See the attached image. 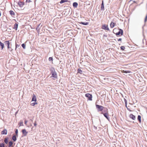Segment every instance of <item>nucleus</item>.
Wrapping results in <instances>:
<instances>
[{
    "label": "nucleus",
    "mask_w": 147,
    "mask_h": 147,
    "mask_svg": "<svg viewBox=\"0 0 147 147\" xmlns=\"http://www.w3.org/2000/svg\"><path fill=\"white\" fill-rule=\"evenodd\" d=\"M96 107L98 111H102L104 108V107L98 105H96Z\"/></svg>",
    "instance_id": "f257e3e1"
},
{
    "label": "nucleus",
    "mask_w": 147,
    "mask_h": 147,
    "mask_svg": "<svg viewBox=\"0 0 147 147\" xmlns=\"http://www.w3.org/2000/svg\"><path fill=\"white\" fill-rule=\"evenodd\" d=\"M85 96L88 98V100H92V96L89 93H87L85 94Z\"/></svg>",
    "instance_id": "f03ea898"
},
{
    "label": "nucleus",
    "mask_w": 147,
    "mask_h": 147,
    "mask_svg": "<svg viewBox=\"0 0 147 147\" xmlns=\"http://www.w3.org/2000/svg\"><path fill=\"white\" fill-rule=\"evenodd\" d=\"M104 116L109 120V114L108 109H107L106 113H102Z\"/></svg>",
    "instance_id": "7ed1b4c3"
},
{
    "label": "nucleus",
    "mask_w": 147,
    "mask_h": 147,
    "mask_svg": "<svg viewBox=\"0 0 147 147\" xmlns=\"http://www.w3.org/2000/svg\"><path fill=\"white\" fill-rule=\"evenodd\" d=\"M123 30L121 29H119V32H117L115 34L117 36L119 35L120 34H121V35H122L123 34Z\"/></svg>",
    "instance_id": "20e7f679"
},
{
    "label": "nucleus",
    "mask_w": 147,
    "mask_h": 147,
    "mask_svg": "<svg viewBox=\"0 0 147 147\" xmlns=\"http://www.w3.org/2000/svg\"><path fill=\"white\" fill-rule=\"evenodd\" d=\"M102 28L106 30L109 31V29L107 25H106L105 24L103 25L102 26Z\"/></svg>",
    "instance_id": "39448f33"
},
{
    "label": "nucleus",
    "mask_w": 147,
    "mask_h": 147,
    "mask_svg": "<svg viewBox=\"0 0 147 147\" xmlns=\"http://www.w3.org/2000/svg\"><path fill=\"white\" fill-rule=\"evenodd\" d=\"M51 77H53L54 78H57V75L56 72H53L52 74V76H51Z\"/></svg>",
    "instance_id": "423d86ee"
},
{
    "label": "nucleus",
    "mask_w": 147,
    "mask_h": 147,
    "mask_svg": "<svg viewBox=\"0 0 147 147\" xmlns=\"http://www.w3.org/2000/svg\"><path fill=\"white\" fill-rule=\"evenodd\" d=\"M7 133V130L6 129H4V130L2 131L1 132V134L2 135H6Z\"/></svg>",
    "instance_id": "0eeeda50"
},
{
    "label": "nucleus",
    "mask_w": 147,
    "mask_h": 147,
    "mask_svg": "<svg viewBox=\"0 0 147 147\" xmlns=\"http://www.w3.org/2000/svg\"><path fill=\"white\" fill-rule=\"evenodd\" d=\"M22 133L24 136H26L27 135L28 133V132L26 131V130L25 129H23L22 131Z\"/></svg>",
    "instance_id": "6e6552de"
},
{
    "label": "nucleus",
    "mask_w": 147,
    "mask_h": 147,
    "mask_svg": "<svg viewBox=\"0 0 147 147\" xmlns=\"http://www.w3.org/2000/svg\"><path fill=\"white\" fill-rule=\"evenodd\" d=\"M116 23L112 21L110 24V27L111 28H113L115 26Z\"/></svg>",
    "instance_id": "1a4fd4ad"
},
{
    "label": "nucleus",
    "mask_w": 147,
    "mask_h": 147,
    "mask_svg": "<svg viewBox=\"0 0 147 147\" xmlns=\"http://www.w3.org/2000/svg\"><path fill=\"white\" fill-rule=\"evenodd\" d=\"M5 43V45H7V48L8 49H9V41H7L4 42Z\"/></svg>",
    "instance_id": "9d476101"
},
{
    "label": "nucleus",
    "mask_w": 147,
    "mask_h": 147,
    "mask_svg": "<svg viewBox=\"0 0 147 147\" xmlns=\"http://www.w3.org/2000/svg\"><path fill=\"white\" fill-rule=\"evenodd\" d=\"M32 101H35V102L36 101V96L34 95H33V97L32 98Z\"/></svg>",
    "instance_id": "9b49d317"
},
{
    "label": "nucleus",
    "mask_w": 147,
    "mask_h": 147,
    "mask_svg": "<svg viewBox=\"0 0 147 147\" xmlns=\"http://www.w3.org/2000/svg\"><path fill=\"white\" fill-rule=\"evenodd\" d=\"M129 117L130 118L134 120L136 119V117L134 115L132 114H131L129 115Z\"/></svg>",
    "instance_id": "f8f14e48"
},
{
    "label": "nucleus",
    "mask_w": 147,
    "mask_h": 147,
    "mask_svg": "<svg viewBox=\"0 0 147 147\" xmlns=\"http://www.w3.org/2000/svg\"><path fill=\"white\" fill-rule=\"evenodd\" d=\"M9 13L12 16H13L15 15V13L12 10H10L9 11Z\"/></svg>",
    "instance_id": "ddd939ff"
},
{
    "label": "nucleus",
    "mask_w": 147,
    "mask_h": 147,
    "mask_svg": "<svg viewBox=\"0 0 147 147\" xmlns=\"http://www.w3.org/2000/svg\"><path fill=\"white\" fill-rule=\"evenodd\" d=\"M101 9L102 10H104V9L103 1H102V3L101 4Z\"/></svg>",
    "instance_id": "4468645a"
},
{
    "label": "nucleus",
    "mask_w": 147,
    "mask_h": 147,
    "mask_svg": "<svg viewBox=\"0 0 147 147\" xmlns=\"http://www.w3.org/2000/svg\"><path fill=\"white\" fill-rule=\"evenodd\" d=\"M0 46L1 47V50H2L4 47V44L0 42Z\"/></svg>",
    "instance_id": "2eb2a0df"
},
{
    "label": "nucleus",
    "mask_w": 147,
    "mask_h": 147,
    "mask_svg": "<svg viewBox=\"0 0 147 147\" xmlns=\"http://www.w3.org/2000/svg\"><path fill=\"white\" fill-rule=\"evenodd\" d=\"M73 5L74 7H77L78 5V3L77 2H74L73 3Z\"/></svg>",
    "instance_id": "dca6fc26"
},
{
    "label": "nucleus",
    "mask_w": 147,
    "mask_h": 147,
    "mask_svg": "<svg viewBox=\"0 0 147 147\" xmlns=\"http://www.w3.org/2000/svg\"><path fill=\"white\" fill-rule=\"evenodd\" d=\"M18 24L15 23L14 25V27L13 28H14V29H16V30L18 28Z\"/></svg>",
    "instance_id": "f3484780"
},
{
    "label": "nucleus",
    "mask_w": 147,
    "mask_h": 147,
    "mask_svg": "<svg viewBox=\"0 0 147 147\" xmlns=\"http://www.w3.org/2000/svg\"><path fill=\"white\" fill-rule=\"evenodd\" d=\"M40 24L38 26H37L36 28V30L38 32H39L40 30V28L39 27V26H40Z\"/></svg>",
    "instance_id": "a211bd4d"
},
{
    "label": "nucleus",
    "mask_w": 147,
    "mask_h": 147,
    "mask_svg": "<svg viewBox=\"0 0 147 147\" xmlns=\"http://www.w3.org/2000/svg\"><path fill=\"white\" fill-rule=\"evenodd\" d=\"M18 4L20 7H22L24 5L23 3L21 2H19L18 3Z\"/></svg>",
    "instance_id": "6ab92c4d"
},
{
    "label": "nucleus",
    "mask_w": 147,
    "mask_h": 147,
    "mask_svg": "<svg viewBox=\"0 0 147 147\" xmlns=\"http://www.w3.org/2000/svg\"><path fill=\"white\" fill-rule=\"evenodd\" d=\"M141 117L140 115H138V119L139 121V122L140 123H141Z\"/></svg>",
    "instance_id": "aec40b11"
},
{
    "label": "nucleus",
    "mask_w": 147,
    "mask_h": 147,
    "mask_svg": "<svg viewBox=\"0 0 147 147\" xmlns=\"http://www.w3.org/2000/svg\"><path fill=\"white\" fill-rule=\"evenodd\" d=\"M80 24H82L84 25H87L88 24V22H81L80 23Z\"/></svg>",
    "instance_id": "412c9836"
},
{
    "label": "nucleus",
    "mask_w": 147,
    "mask_h": 147,
    "mask_svg": "<svg viewBox=\"0 0 147 147\" xmlns=\"http://www.w3.org/2000/svg\"><path fill=\"white\" fill-rule=\"evenodd\" d=\"M67 0H61L60 3H62L64 2H67Z\"/></svg>",
    "instance_id": "4be33fe9"
},
{
    "label": "nucleus",
    "mask_w": 147,
    "mask_h": 147,
    "mask_svg": "<svg viewBox=\"0 0 147 147\" xmlns=\"http://www.w3.org/2000/svg\"><path fill=\"white\" fill-rule=\"evenodd\" d=\"M12 139L14 141H15L16 140V136H13L12 137Z\"/></svg>",
    "instance_id": "5701e85b"
},
{
    "label": "nucleus",
    "mask_w": 147,
    "mask_h": 147,
    "mask_svg": "<svg viewBox=\"0 0 147 147\" xmlns=\"http://www.w3.org/2000/svg\"><path fill=\"white\" fill-rule=\"evenodd\" d=\"M13 143L12 142H11V141L9 142V146H8L9 147H10L13 145Z\"/></svg>",
    "instance_id": "b1692460"
},
{
    "label": "nucleus",
    "mask_w": 147,
    "mask_h": 147,
    "mask_svg": "<svg viewBox=\"0 0 147 147\" xmlns=\"http://www.w3.org/2000/svg\"><path fill=\"white\" fill-rule=\"evenodd\" d=\"M8 138H5L4 140V142H5L7 144L8 143Z\"/></svg>",
    "instance_id": "393cba45"
},
{
    "label": "nucleus",
    "mask_w": 147,
    "mask_h": 147,
    "mask_svg": "<svg viewBox=\"0 0 147 147\" xmlns=\"http://www.w3.org/2000/svg\"><path fill=\"white\" fill-rule=\"evenodd\" d=\"M82 71L81 70V69H78V73H80V74H82Z\"/></svg>",
    "instance_id": "a878e982"
},
{
    "label": "nucleus",
    "mask_w": 147,
    "mask_h": 147,
    "mask_svg": "<svg viewBox=\"0 0 147 147\" xmlns=\"http://www.w3.org/2000/svg\"><path fill=\"white\" fill-rule=\"evenodd\" d=\"M20 45H17L16 44V48L15 50H16V49L20 47Z\"/></svg>",
    "instance_id": "bb28decb"
},
{
    "label": "nucleus",
    "mask_w": 147,
    "mask_h": 147,
    "mask_svg": "<svg viewBox=\"0 0 147 147\" xmlns=\"http://www.w3.org/2000/svg\"><path fill=\"white\" fill-rule=\"evenodd\" d=\"M22 46L24 49H25L26 48V46L24 44H22Z\"/></svg>",
    "instance_id": "cd10ccee"
},
{
    "label": "nucleus",
    "mask_w": 147,
    "mask_h": 147,
    "mask_svg": "<svg viewBox=\"0 0 147 147\" xmlns=\"http://www.w3.org/2000/svg\"><path fill=\"white\" fill-rule=\"evenodd\" d=\"M125 49V47L124 46H122L121 47V49L122 50H124Z\"/></svg>",
    "instance_id": "c85d7f7f"
},
{
    "label": "nucleus",
    "mask_w": 147,
    "mask_h": 147,
    "mask_svg": "<svg viewBox=\"0 0 147 147\" xmlns=\"http://www.w3.org/2000/svg\"><path fill=\"white\" fill-rule=\"evenodd\" d=\"M19 124H20V126H22L23 125V122L22 121H20V123H19Z\"/></svg>",
    "instance_id": "c756f323"
},
{
    "label": "nucleus",
    "mask_w": 147,
    "mask_h": 147,
    "mask_svg": "<svg viewBox=\"0 0 147 147\" xmlns=\"http://www.w3.org/2000/svg\"><path fill=\"white\" fill-rule=\"evenodd\" d=\"M4 144L3 143H1L0 144V147H4Z\"/></svg>",
    "instance_id": "7c9ffc66"
},
{
    "label": "nucleus",
    "mask_w": 147,
    "mask_h": 147,
    "mask_svg": "<svg viewBox=\"0 0 147 147\" xmlns=\"http://www.w3.org/2000/svg\"><path fill=\"white\" fill-rule=\"evenodd\" d=\"M37 103L36 102H34L32 104H31V105L32 106H34L35 105L37 104Z\"/></svg>",
    "instance_id": "2f4dec72"
},
{
    "label": "nucleus",
    "mask_w": 147,
    "mask_h": 147,
    "mask_svg": "<svg viewBox=\"0 0 147 147\" xmlns=\"http://www.w3.org/2000/svg\"><path fill=\"white\" fill-rule=\"evenodd\" d=\"M53 59L52 57H50L49 59V61H52Z\"/></svg>",
    "instance_id": "473e14b6"
},
{
    "label": "nucleus",
    "mask_w": 147,
    "mask_h": 147,
    "mask_svg": "<svg viewBox=\"0 0 147 147\" xmlns=\"http://www.w3.org/2000/svg\"><path fill=\"white\" fill-rule=\"evenodd\" d=\"M15 133L16 134L17 136L18 134V130L17 129H16L15 131Z\"/></svg>",
    "instance_id": "72a5a7b5"
},
{
    "label": "nucleus",
    "mask_w": 147,
    "mask_h": 147,
    "mask_svg": "<svg viewBox=\"0 0 147 147\" xmlns=\"http://www.w3.org/2000/svg\"><path fill=\"white\" fill-rule=\"evenodd\" d=\"M125 73H131V71H125Z\"/></svg>",
    "instance_id": "f704fd0d"
},
{
    "label": "nucleus",
    "mask_w": 147,
    "mask_h": 147,
    "mask_svg": "<svg viewBox=\"0 0 147 147\" xmlns=\"http://www.w3.org/2000/svg\"><path fill=\"white\" fill-rule=\"evenodd\" d=\"M121 71L122 73H125V71H124V70H121Z\"/></svg>",
    "instance_id": "c9c22d12"
},
{
    "label": "nucleus",
    "mask_w": 147,
    "mask_h": 147,
    "mask_svg": "<svg viewBox=\"0 0 147 147\" xmlns=\"http://www.w3.org/2000/svg\"><path fill=\"white\" fill-rule=\"evenodd\" d=\"M30 0H26V2H27L29 3V2H30Z\"/></svg>",
    "instance_id": "e433bc0d"
},
{
    "label": "nucleus",
    "mask_w": 147,
    "mask_h": 147,
    "mask_svg": "<svg viewBox=\"0 0 147 147\" xmlns=\"http://www.w3.org/2000/svg\"><path fill=\"white\" fill-rule=\"evenodd\" d=\"M121 40H122L121 38H120L118 39V41H121Z\"/></svg>",
    "instance_id": "4c0bfd02"
},
{
    "label": "nucleus",
    "mask_w": 147,
    "mask_h": 147,
    "mask_svg": "<svg viewBox=\"0 0 147 147\" xmlns=\"http://www.w3.org/2000/svg\"><path fill=\"white\" fill-rule=\"evenodd\" d=\"M37 125V124L36 123V122L34 124V126H36Z\"/></svg>",
    "instance_id": "58836bf2"
},
{
    "label": "nucleus",
    "mask_w": 147,
    "mask_h": 147,
    "mask_svg": "<svg viewBox=\"0 0 147 147\" xmlns=\"http://www.w3.org/2000/svg\"><path fill=\"white\" fill-rule=\"evenodd\" d=\"M27 123V121H25V124H26V123Z\"/></svg>",
    "instance_id": "ea45409f"
},
{
    "label": "nucleus",
    "mask_w": 147,
    "mask_h": 147,
    "mask_svg": "<svg viewBox=\"0 0 147 147\" xmlns=\"http://www.w3.org/2000/svg\"><path fill=\"white\" fill-rule=\"evenodd\" d=\"M127 108V110H129V109H128V108ZM129 111H130V110H129Z\"/></svg>",
    "instance_id": "a19ab883"
},
{
    "label": "nucleus",
    "mask_w": 147,
    "mask_h": 147,
    "mask_svg": "<svg viewBox=\"0 0 147 147\" xmlns=\"http://www.w3.org/2000/svg\"><path fill=\"white\" fill-rule=\"evenodd\" d=\"M1 16V12H0V16Z\"/></svg>",
    "instance_id": "79ce46f5"
},
{
    "label": "nucleus",
    "mask_w": 147,
    "mask_h": 147,
    "mask_svg": "<svg viewBox=\"0 0 147 147\" xmlns=\"http://www.w3.org/2000/svg\"><path fill=\"white\" fill-rule=\"evenodd\" d=\"M125 106H126V107H127V105L126 104Z\"/></svg>",
    "instance_id": "37998d69"
},
{
    "label": "nucleus",
    "mask_w": 147,
    "mask_h": 147,
    "mask_svg": "<svg viewBox=\"0 0 147 147\" xmlns=\"http://www.w3.org/2000/svg\"><path fill=\"white\" fill-rule=\"evenodd\" d=\"M115 29H114L113 30H114Z\"/></svg>",
    "instance_id": "c03bdc74"
}]
</instances>
